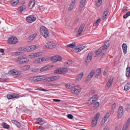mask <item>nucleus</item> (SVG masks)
Wrapping results in <instances>:
<instances>
[{
    "mask_svg": "<svg viewBox=\"0 0 130 130\" xmlns=\"http://www.w3.org/2000/svg\"><path fill=\"white\" fill-rule=\"evenodd\" d=\"M85 26V24H83L80 25L78 31V33L79 35H80L81 34L83 29L84 28Z\"/></svg>",
    "mask_w": 130,
    "mask_h": 130,
    "instance_id": "obj_12",
    "label": "nucleus"
},
{
    "mask_svg": "<svg viewBox=\"0 0 130 130\" xmlns=\"http://www.w3.org/2000/svg\"><path fill=\"white\" fill-rule=\"evenodd\" d=\"M101 21V19H98L96 21V22L94 24V25H96L98 23H99Z\"/></svg>",
    "mask_w": 130,
    "mask_h": 130,
    "instance_id": "obj_47",
    "label": "nucleus"
},
{
    "mask_svg": "<svg viewBox=\"0 0 130 130\" xmlns=\"http://www.w3.org/2000/svg\"><path fill=\"white\" fill-rule=\"evenodd\" d=\"M62 59L60 56L56 55L52 57L51 58V60L53 62H56L57 61H61Z\"/></svg>",
    "mask_w": 130,
    "mask_h": 130,
    "instance_id": "obj_4",
    "label": "nucleus"
},
{
    "mask_svg": "<svg viewBox=\"0 0 130 130\" xmlns=\"http://www.w3.org/2000/svg\"><path fill=\"white\" fill-rule=\"evenodd\" d=\"M54 73L57 74H62L61 68L60 69L58 68L57 69L54 71Z\"/></svg>",
    "mask_w": 130,
    "mask_h": 130,
    "instance_id": "obj_27",
    "label": "nucleus"
},
{
    "mask_svg": "<svg viewBox=\"0 0 130 130\" xmlns=\"http://www.w3.org/2000/svg\"><path fill=\"white\" fill-rule=\"evenodd\" d=\"M129 126L128 124H125L123 126V127L122 129V130H126Z\"/></svg>",
    "mask_w": 130,
    "mask_h": 130,
    "instance_id": "obj_41",
    "label": "nucleus"
},
{
    "mask_svg": "<svg viewBox=\"0 0 130 130\" xmlns=\"http://www.w3.org/2000/svg\"><path fill=\"white\" fill-rule=\"evenodd\" d=\"M102 52V50L100 48L95 53L96 55L97 56L99 55Z\"/></svg>",
    "mask_w": 130,
    "mask_h": 130,
    "instance_id": "obj_37",
    "label": "nucleus"
},
{
    "mask_svg": "<svg viewBox=\"0 0 130 130\" xmlns=\"http://www.w3.org/2000/svg\"><path fill=\"white\" fill-rule=\"evenodd\" d=\"M99 103L98 102H95L93 105V108L94 109H96L99 105Z\"/></svg>",
    "mask_w": 130,
    "mask_h": 130,
    "instance_id": "obj_39",
    "label": "nucleus"
},
{
    "mask_svg": "<svg viewBox=\"0 0 130 130\" xmlns=\"http://www.w3.org/2000/svg\"><path fill=\"white\" fill-rule=\"evenodd\" d=\"M30 49V46L24 48V51L27 52L31 51Z\"/></svg>",
    "mask_w": 130,
    "mask_h": 130,
    "instance_id": "obj_38",
    "label": "nucleus"
},
{
    "mask_svg": "<svg viewBox=\"0 0 130 130\" xmlns=\"http://www.w3.org/2000/svg\"><path fill=\"white\" fill-rule=\"evenodd\" d=\"M44 80L45 81L47 82H51L50 77H46L44 79Z\"/></svg>",
    "mask_w": 130,
    "mask_h": 130,
    "instance_id": "obj_50",
    "label": "nucleus"
},
{
    "mask_svg": "<svg viewBox=\"0 0 130 130\" xmlns=\"http://www.w3.org/2000/svg\"><path fill=\"white\" fill-rule=\"evenodd\" d=\"M102 2V0H98V2L96 3V5L98 6H100Z\"/></svg>",
    "mask_w": 130,
    "mask_h": 130,
    "instance_id": "obj_48",
    "label": "nucleus"
},
{
    "mask_svg": "<svg viewBox=\"0 0 130 130\" xmlns=\"http://www.w3.org/2000/svg\"><path fill=\"white\" fill-rule=\"evenodd\" d=\"M8 73L10 75H11L13 74L15 75H18V71H16L14 69H13L10 70L9 71Z\"/></svg>",
    "mask_w": 130,
    "mask_h": 130,
    "instance_id": "obj_20",
    "label": "nucleus"
},
{
    "mask_svg": "<svg viewBox=\"0 0 130 130\" xmlns=\"http://www.w3.org/2000/svg\"><path fill=\"white\" fill-rule=\"evenodd\" d=\"M44 76H40L37 77H36V82L38 81H41V80H44Z\"/></svg>",
    "mask_w": 130,
    "mask_h": 130,
    "instance_id": "obj_23",
    "label": "nucleus"
},
{
    "mask_svg": "<svg viewBox=\"0 0 130 130\" xmlns=\"http://www.w3.org/2000/svg\"><path fill=\"white\" fill-rule=\"evenodd\" d=\"M109 41H106L104 43V44H105L106 45L108 46H109Z\"/></svg>",
    "mask_w": 130,
    "mask_h": 130,
    "instance_id": "obj_52",
    "label": "nucleus"
},
{
    "mask_svg": "<svg viewBox=\"0 0 130 130\" xmlns=\"http://www.w3.org/2000/svg\"><path fill=\"white\" fill-rule=\"evenodd\" d=\"M19 2V0H12L11 1L10 4L12 6H14L17 5Z\"/></svg>",
    "mask_w": 130,
    "mask_h": 130,
    "instance_id": "obj_21",
    "label": "nucleus"
},
{
    "mask_svg": "<svg viewBox=\"0 0 130 130\" xmlns=\"http://www.w3.org/2000/svg\"><path fill=\"white\" fill-rule=\"evenodd\" d=\"M12 122L18 128H20L21 127V125L20 122L14 120H12Z\"/></svg>",
    "mask_w": 130,
    "mask_h": 130,
    "instance_id": "obj_17",
    "label": "nucleus"
},
{
    "mask_svg": "<svg viewBox=\"0 0 130 130\" xmlns=\"http://www.w3.org/2000/svg\"><path fill=\"white\" fill-rule=\"evenodd\" d=\"M122 106H120L118 112V119L121 118L122 116Z\"/></svg>",
    "mask_w": 130,
    "mask_h": 130,
    "instance_id": "obj_13",
    "label": "nucleus"
},
{
    "mask_svg": "<svg viewBox=\"0 0 130 130\" xmlns=\"http://www.w3.org/2000/svg\"><path fill=\"white\" fill-rule=\"evenodd\" d=\"M122 49L124 54H126L127 52V46L126 43L122 44Z\"/></svg>",
    "mask_w": 130,
    "mask_h": 130,
    "instance_id": "obj_15",
    "label": "nucleus"
},
{
    "mask_svg": "<svg viewBox=\"0 0 130 130\" xmlns=\"http://www.w3.org/2000/svg\"><path fill=\"white\" fill-rule=\"evenodd\" d=\"M130 88V83H127L126 84L124 87V90L127 91Z\"/></svg>",
    "mask_w": 130,
    "mask_h": 130,
    "instance_id": "obj_25",
    "label": "nucleus"
},
{
    "mask_svg": "<svg viewBox=\"0 0 130 130\" xmlns=\"http://www.w3.org/2000/svg\"><path fill=\"white\" fill-rule=\"evenodd\" d=\"M100 115V113L98 112L97 113L93 119L92 121L91 125L92 127H93L96 125L97 122L98 120L99 119Z\"/></svg>",
    "mask_w": 130,
    "mask_h": 130,
    "instance_id": "obj_3",
    "label": "nucleus"
},
{
    "mask_svg": "<svg viewBox=\"0 0 130 130\" xmlns=\"http://www.w3.org/2000/svg\"><path fill=\"white\" fill-rule=\"evenodd\" d=\"M126 75L127 77H129L130 76V71L126 72Z\"/></svg>",
    "mask_w": 130,
    "mask_h": 130,
    "instance_id": "obj_54",
    "label": "nucleus"
},
{
    "mask_svg": "<svg viewBox=\"0 0 130 130\" xmlns=\"http://www.w3.org/2000/svg\"><path fill=\"white\" fill-rule=\"evenodd\" d=\"M130 15V11H129L127 12L126 14L123 15V18L124 19H126Z\"/></svg>",
    "mask_w": 130,
    "mask_h": 130,
    "instance_id": "obj_35",
    "label": "nucleus"
},
{
    "mask_svg": "<svg viewBox=\"0 0 130 130\" xmlns=\"http://www.w3.org/2000/svg\"><path fill=\"white\" fill-rule=\"evenodd\" d=\"M60 78V76H52L50 77L51 82L55 81L57 79H59Z\"/></svg>",
    "mask_w": 130,
    "mask_h": 130,
    "instance_id": "obj_18",
    "label": "nucleus"
},
{
    "mask_svg": "<svg viewBox=\"0 0 130 130\" xmlns=\"http://www.w3.org/2000/svg\"><path fill=\"white\" fill-rule=\"evenodd\" d=\"M72 84L70 83H69L68 84H67L66 85V87L68 89H72Z\"/></svg>",
    "mask_w": 130,
    "mask_h": 130,
    "instance_id": "obj_32",
    "label": "nucleus"
},
{
    "mask_svg": "<svg viewBox=\"0 0 130 130\" xmlns=\"http://www.w3.org/2000/svg\"><path fill=\"white\" fill-rule=\"evenodd\" d=\"M108 72V69H105L103 73V75L105 76L106 75Z\"/></svg>",
    "mask_w": 130,
    "mask_h": 130,
    "instance_id": "obj_53",
    "label": "nucleus"
},
{
    "mask_svg": "<svg viewBox=\"0 0 130 130\" xmlns=\"http://www.w3.org/2000/svg\"><path fill=\"white\" fill-rule=\"evenodd\" d=\"M129 104H127L125 106V109L127 111H128L129 109Z\"/></svg>",
    "mask_w": 130,
    "mask_h": 130,
    "instance_id": "obj_55",
    "label": "nucleus"
},
{
    "mask_svg": "<svg viewBox=\"0 0 130 130\" xmlns=\"http://www.w3.org/2000/svg\"><path fill=\"white\" fill-rule=\"evenodd\" d=\"M85 2L83 0H82L80 2V7L82 8L83 7L85 4Z\"/></svg>",
    "mask_w": 130,
    "mask_h": 130,
    "instance_id": "obj_36",
    "label": "nucleus"
},
{
    "mask_svg": "<svg viewBox=\"0 0 130 130\" xmlns=\"http://www.w3.org/2000/svg\"><path fill=\"white\" fill-rule=\"evenodd\" d=\"M111 84V83H110L109 82H108L107 84V87L108 88H109Z\"/></svg>",
    "mask_w": 130,
    "mask_h": 130,
    "instance_id": "obj_59",
    "label": "nucleus"
},
{
    "mask_svg": "<svg viewBox=\"0 0 130 130\" xmlns=\"http://www.w3.org/2000/svg\"><path fill=\"white\" fill-rule=\"evenodd\" d=\"M18 59L17 60V61H20V63L22 64L28 62L29 61V59H28L25 58V56H20L18 57Z\"/></svg>",
    "mask_w": 130,
    "mask_h": 130,
    "instance_id": "obj_2",
    "label": "nucleus"
},
{
    "mask_svg": "<svg viewBox=\"0 0 130 130\" xmlns=\"http://www.w3.org/2000/svg\"><path fill=\"white\" fill-rule=\"evenodd\" d=\"M108 46L105 45V44H104V45L103 46H102L100 48V49H101L102 50H105L107 48Z\"/></svg>",
    "mask_w": 130,
    "mask_h": 130,
    "instance_id": "obj_43",
    "label": "nucleus"
},
{
    "mask_svg": "<svg viewBox=\"0 0 130 130\" xmlns=\"http://www.w3.org/2000/svg\"><path fill=\"white\" fill-rule=\"evenodd\" d=\"M74 87H75L74 86ZM72 88L73 89H72L73 90L74 93L76 95L78 94L81 91V90L79 89L75 88Z\"/></svg>",
    "mask_w": 130,
    "mask_h": 130,
    "instance_id": "obj_16",
    "label": "nucleus"
},
{
    "mask_svg": "<svg viewBox=\"0 0 130 130\" xmlns=\"http://www.w3.org/2000/svg\"><path fill=\"white\" fill-rule=\"evenodd\" d=\"M85 47V46H76L75 48V51L76 52H79Z\"/></svg>",
    "mask_w": 130,
    "mask_h": 130,
    "instance_id": "obj_11",
    "label": "nucleus"
},
{
    "mask_svg": "<svg viewBox=\"0 0 130 130\" xmlns=\"http://www.w3.org/2000/svg\"><path fill=\"white\" fill-rule=\"evenodd\" d=\"M29 80L32 82H36V77H31L29 78Z\"/></svg>",
    "mask_w": 130,
    "mask_h": 130,
    "instance_id": "obj_34",
    "label": "nucleus"
},
{
    "mask_svg": "<svg viewBox=\"0 0 130 130\" xmlns=\"http://www.w3.org/2000/svg\"><path fill=\"white\" fill-rule=\"evenodd\" d=\"M62 73L65 74L68 72V70L66 68H61Z\"/></svg>",
    "mask_w": 130,
    "mask_h": 130,
    "instance_id": "obj_31",
    "label": "nucleus"
},
{
    "mask_svg": "<svg viewBox=\"0 0 130 130\" xmlns=\"http://www.w3.org/2000/svg\"><path fill=\"white\" fill-rule=\"evenodd\" d=\"M23 67L24 68V69L27 70L30 68V67L29 65H26L24 66Z\"/></svg>",
    "mask_w": 130,
    "mask_h": 130,
    "instance_id": "obj_49",
    "label": "nucleus"
},
{
    "mask_svg": "<svg viewBox=\"0 0 130 130\" xmlns=\"http://www.w3.org/2000/svg\"><path fill=\"white\" fill-rule=\"evenodd\" d=\"M3 128L6 129H8L9 128V125L5 123H4L3 125Z\"/></svg>",
    "mask_w": 130,
    "mask_h": 130,
    "instance_id": "obj_40",
    "label": "nucleus"
},
{
    "mask_svg": "<svg viewBox=\"0 0 130 130\" xmlns=\"http://www.w3.org/2000/svg\"><path fill=\"white\" fill-rule=\"evenodd\" d=\"M31 51L36 49L37 48L36 45H32L30 46Z\"/></svg>",
    "mask_w": 130,
    "mask_h": 130,
    "instance_id": "obj_45",
    "label": "nucleus"
},
{
    "mask_svg": "<svg viewBox=\"0 0 130 130\" xmlns=\"http://www.w3.org/2000/svg\"><path fill=\"white\" fill-rule=\"evenodd\" d=\"M74 2H72L71 3L70 5V6L69 8H72L74 6V5H75V1H74Z\"/></svg>",
    "mask_w": 130,
    "mask_h": 130,
    "instance_id": "obj_44",
    "label": "nucleus"
},
{
    "mask_svg": "<svg viewBox=\"0 0 130 130\" xmlns=\"http://www.w3.org/2000/svg\"><path fill=\"white\" fill-rule=\"evenodd\" d=\"M57 45L53 42H49L46 43L45 46L47 49H52L55 48Z\"/></svg>",
    "mask_w": 130,
    "mask_h": 130,
    "instance_id": "obj_6",
    "label": "nucleus"
},
{
    "mask_svg": "<svg viewBox=\"0 0 130 130\" xmlns=\"http://www.w3.org/2000/svg\"><path fill=\"white\" fill-rule=\"evenodd\" d=\"M92 56V52H89L85 59V62L87 64L89 63L91 61Z\"/></svg>",
    "mask_w": 130,
    "mask_h": 130,
    "instance_id": "obj_9",
    "label": "nucleus"
},
{
    "mask_svg": "<svg viewBox=\"0 0 130 130\" xmlns=\"http://www.w3.org/2000/svg\"><path fill=\"white\" fill-rule=\"evenodd\" d=\"M108 10H107V9L105 10V11H104V12L103 14V18L104 19L106 17L107 14L108 13Z\"/></svg>",
    "mask_w": 130,
    "mask_h": 130,
    "instance_id": "obj_30",
    "label": "nucleus"
},
{
    "mask_svg": "<svg viewBox=\"0 0 130 130\" xmlns=\"http://www.w3.org/2000/svg\"><path fill=\"white\" fill-rule=\"evenodd\" d=\"M37 123L39 124H43V122L42 121L41 118H39L37 121Z\"/></svg>",
    "mask_w": 130,
    "mask_h": 130,
    "instance_id": "obj_33",
    "label": "nucleus"
},
{
    "mask_svg": "<svg viewBox=\"0 0 130 130\" xmlns=\"http://www.w3.org/2000/svg\"><path fill=\"white\" fill-rule=\"evenodd\" d=\"M67 46L72 48H75L76 47L75 43H72L71 44H68L67 45Z\"/></svg>",
    "mask_w": 130,
    "mask_h": 130,
    "instance_id": "obj_29",
    "label": "nucleus"
},
{
    "mask_svg": "<svg viewBox=\"0 0 130 130\" xmlns=\"http://www.w3.org/2000/svg\"><path fill=\"white\" fill-rule=\"evenodd\" d=\"M40 33L45 38L47 37L48 35V30L46 27L44 26L41 27L40 29Z\"/></svg>",
    "mask_w": 130,
    "mask_h": 130,
    "instance_id": "obj_1",
    "label": "nucleus"
},
{
    "mask_svg": "<svg viewBox=\"0 0 130 130\" xmlns=\"http://www.w3.org/2000/svg\"><path fill=\"white\" fill-rule=\"evenodd\" d=\"M23 53V52H15V55H20L21 54H22Z\"/></svg>",
    "mask_w": 130,
    "mask_h": 130,
    "instance_id": "obj_57",
    "label": "nucleus"
},
{
    "mask_svg": "<svg viewBox=\"0 0 130 130\" xmlns=\"http://www.w3.org/2000/svg\"><path fill=\"white\" fill-rule=\"evenodd\" d=\"M91 98L92 99H94V100L95 101V102L98 99L97 96L96 95H94Z\"/></svg>",
    "mask_w": 130,
    "mask_h": 130,
    "instance_id": "obj_46",
    "label": "nucleus"
},
{
    "mask_svg": "<svg viewBox=\"0 0 130 130\" xmlns=\"http://www.w3.org/2000/svg\"><path fill=\"white\" fill-rule=\"evenodd\" d=\"M67 117L69 119H72L73 118V116L72 115L69 114L67 115Z\"/></svg>",
    "mask_w": 130,
    "mask_h": 130,
    "instance_id": "obj_51",
    "label": "nucleus"
},
{
    "mask_svg": "<svg viewBox=\"0 0 130 130\" xmlns=\"http://www.w3.org/2000/svg\"><path fill=\"white\" fill-rule=\"evenodd\" d=\"M8 41L10 44H14L17 42L18 40L15 37H11L8 38Z\"/></svg>",
    "mask_w": 130,
    "mask_h": 130,
    "instance_id": "obj_5",
    "label": "nucleus"
},
{
    "mask_svg": "<svg viewBox=\"0 0 130 130\" xmlns=\"http://www.w3.org/2000/svg\"><path fill=\"white\" fill-rule=\"evenodd\" d=\"M37 35V34L35 33L32 35H31L28 38V39L29 41H32L36 37Z\"/></svg>",
    "mask_w": 130,
    "mask_h": 130,
    "instance_id": "obj_19",
    "label": "nucleus"
},
{
    "mask_svg": "<svg viewBox=\"0 0 130 130\" xmlns=\"http://www.w3.org/2000/svg\"><path fill=\"white\" fill-rule=\"evenodd\" d=\"M35 0H30V4L29 5V7L31 5H32V7L33 8L35 4Z\"/></svg>",
    "mask_w": 130,
    "mask_h": 130,
    "instance_id": "obj_28",
    "label": "nucleus"
},
{
    "mask_svg": "<svg viewBox=\"0 0 130 130\" xmlns=\"http://www.w3.org/2000/svg\"><path fill=\"white\" fill-rule=\"evenodd\" d=\"M79 18H77L76 19H75L74 23V24H76L79 21Z\"/></svg>",
    "mask_w": 130,
    "mask_h": 130,
    "instance_id": "obj_61",
    "label": "nucleus"
},
{
    "mask_svg": "<svg viewBox=\"0 0 130 130\" xmlns=\"http://www.w3.org/2000/svg\"><path fill=\"white\" fill-rule=\"evenodd\" d=\"M52 67V66H51L50 65H48L40 69V71L41 72L49 70Z\"/></svg>",
    "mask_w": 130,
    "mask_h": 130,
    "instance_id": "obj_14",
    "label": "nucleus"
},
{
    "mask_svg": "<svg viewBox=\"0 0 130 130\" xmlns=\"http://www.w3.org/2000/svg\"><path fill=\"white\" fill-rule=\"evenodd\" d=\"M110 115V113L107 112L105 115L104 118L105 119H106L107 120V119H108Z\"/></svg>",
    "mask_w": 130,
    "mask_h": 130,
    "instance_id": "obj_42",
    "label": "nucleus"
},
{
    "mask_svg": "<svg viewBox=\"0 0 130 130\" xmlns=\"http://www.w3.org/2000/svg\"><path fill=\"white\" fill-rule=\"evenodd\" d=\"M96 74L95 75V77L98 78V76H99L101 72V69L98 68L96 70Z\"/></svg>",
    "mask_w": 130,
    "mask_h": 130,
    "instance_id": "obj_22",
    "label": "nucleus"
},
{
    "mask_svg": "<svg viewBox=\"0 0 130 130\" xmlns=\"http://www.w3.org/2000/svg\"><path fill=\"white\" fill-rule=\"evenodd\" d=\"M53 100L54 101L56 102H59L61 101V100L59 99H54Z\"/></svg>",
    "mask_w": 130,
    "mask_h": 130,
    "instance_id": "obj_63",
    "label": "nucleus"
},
{
    "mask_svg": "<svg viewBox=\"0 0 130 130\" xmlns=\"http://www.w3.org/2000/svg\"><path fill=\"white\" fill-rule=\"evenodd\" d=\"M107 120V119H104L103 118L101 121V123H103V124H104L105 122V121H106Z\"/></svg>",
    "mask_w": 130,
    "mask_h": 130,
    "instance_id": "obj_56",
    "label": "nucleus"
},
{
    "mask_svg": "<svg viewBox=\"0 0 130 130\" xmlns=\"http://www.w3.org/2000/svg\"><path fill=\"white\" fill-rule=\"evenodd\" d=\"M19 97V94L14 93L8 94L7 96V98L9 100L13 98H17Z\"/></svg>",
    "mask_w": 130,
    "mask_h": 130,
    "instance_id": "obj_7",
    "label": "nucleus"
},
{
    "mask_svg": "<svg viewBox=\"0 0 130 130\" xmlns=\"http://www.w3.org/2000/svg\"><path fill=\"white\" fill-rule=\"evenodd\" d=\"M39 56V53H34V56L35 57H37Z\"/></svg>",
    "mask_w": 130,
    "mask_h": 130,
    "instance_id": "obj_60",
    "label": "nucleus"
},
{
    "mask_svg": "<svg viewBox=\"0 0 130 130\" xmlns=\"http://www.w3.org/2000/svg\"><path fill=\"white\" fill-rule=\"evenodd\" d=\"M84 75L83 72H82L79 74L77 76L76 79L78 80H80L82 77Z\"/></svg>",
    "mask_w": 130,
    "mask_h": 130,
    "instance_id": "obj_26",
    "label": "nucleus"
},
{
    "mask_svg": "<svg viewBox=\"0 0 130 130\" xmlns=\"http://www.w3.org/2000/svg\"><path fill=\"white\" fill-rule=\"evenodd\" d=\"M113 80V78L112 77H110V79L108 81V82H109L110 83H112V81Z\"/></svg>",
    "mask_w": 130,
    "mask_h": 130,
    "instance_id": "obj_62",
    "label": "nucleus"
},
{
    "mask_svg": "<svg viewBox=\"0 0 130 130\" xmlns=\"http://www.w3.org/2000/svg\"><path fill=\"white\" fill-rule=\"evenodd\" d=\"M95 72V70H92L90 72L86 80L87 81H89L91 80V78Z\"/></svg>",
    "mask_w": 130,
    "mask_h": 130,
    "instance_id": "obj_10",
    "label": "nucleus"
},
{
    "mask_svg": "<svg viewBox=\"0 0 130 130\" xmlns=\"http://www.w3.org/2000/svg\"><path fill=\"white\" fill-rule=\"evenodd\" d=\"M26 20L28 23H31L36 20V18L34 15H29L26 18Z\"/></svg>",
    "mask_w": 130,
    "mask_h": 130,
    "instance_id": "obj_8",
    "label": "nucleus"
},
{
    "mask_svg": "<svg viewBox=\"0 0 130 130\" xmlns=\"http://www.w3.org/2000/svg\"><path fill=\"white\" fill-rule=\"evenodd\" d=\"M95 102V101L94 100V99H92V98H91L88 100L87 104L88 105H91Z\"/></svg>",
    "mask_w": 130,
    "mask_h": 130,
    "instance_id": "obj_24",
    "label": "nucleus"
},
{
    "mask_svg": "<svg viewBox=\"0 0 130 130\" xmlns=\"http://www.w3.org/2000/svg\"><path fill=\"white\" fill-rule=\"evenodd\" d=\"M130 71V68L129 67H127L126 69V72Z\"/></svg>",
    "mask_w": 130,
    "mask_h": 130,
    "instance_id": "obj_64",
    "label": "nucleus"
},
{
    "mask_svg": "<svg viewBox=\"0 0 130 130\" xmlns=\"http://www.w3.org/2000/svg\"><path fill=\"white\" fill-rule=\"evenodd\" d=\"M38 90L40 91H42L45 92L48 91V90L46 89H40L39 88L38 89Z\"/></svg>",
    "mask_w": 130,
    "mask_h": 130,
    "instance_id": "obj_58",
    "label": "nucleus"
}]
</instances>
